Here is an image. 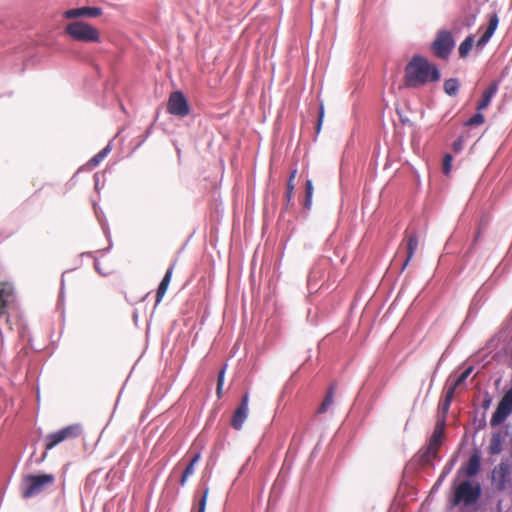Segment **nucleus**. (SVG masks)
<instances>
[{"label": "nucleus", "instance_id": "obj_1", "mask_svg": "<svg viewBox=\"0 0 512 512\" xmlns=\"http://www.w3.org/2000/svg\"><path fill=\"white\" fill-rule=\"evenodd\" d=\"M439 80L437 66L420 55H414L405 67L403 82L407 88H420Z\"/></svg>", "mask_w": 512, "mask_h": 512}, {"label": "nucleus", "instance_id": "obj_2", "mask_svg": "<svg viewBox=\"0 0 512 512\" xmlns=\"http://www.w3.org/2000/svg\"><path fill=\"white\" fill-rule=\"evenodd\" d=\"M443 438L444 423H437L426 446L418 452V462L420 465L426 466L432 464V461L438 454Z\"/></svg>", "mask_w": 512, "mask_h": 512}, {"label": "nucleus", "instance_id": "obj_3", "mask_svg": "<svg viewBox=\"0 0 512 512\" xmlns=\"http://www.w3.org/2000/svg\"><path fill=\"white\" fill-rule=\"evenodd\" d=\"M65 33L75 41L92 43L100 41L97 28L84 21H74L65 27Z\"/></svg>", "mask_w": 512, "mask_h": 512}, {"label": "nucleus", "instance_id": "obj_4", "mask_svg": "<svg viewBox=\"0 0 512 512\" xmlns=\"http://www.w3.org/2000/svg\"><path fill=\"white\" fill-rule=\"evenodd\" d=\"M54 483L55 476L53 474L27 475L23 479L22 496L24 498L36 496Z\"/></svg>", "mask_w": 512, "mask_h": 512}, {"label": "nucleus", "instance_id": "obj_5", "mask_svg": "<svg viewBox=\"0 0 512 512\" xmlns=\"http://www.w3.org/2000/svg\"><path fill=\"white\" fill-rule=\"evenodd\" d=\"M481 492L479 483L472 484L469 480H465L455 488L452 505L457 506L460 503L472 505L480 498Z\"/></svg>", "mask_w": 512, "mask_h": 512}, {"label": "nucleus", "instance_id": "obj_6", "mask_svg": "<svg viewBox=\"0 0 512 512\" xmlns=\"http://www.w3.org/2000/svg\"><path fill=\"white\" fill-rule=\"evenodd\" d=\"M82 426L80 424L68 425L58 431L49 433L45 436L44 446L46 450H51L60 443L79 437L82 434Z\"/></svg>", "mask_w": 512, "mask_h": 512}, {"label": "nucleus", "instance_id": "obj_7", "mask_svg": "<svg viewBox=\"0 0 512 512\" xmlns=\"http://www.w3.org/2000/svg\"><path fill=\"white\" fill-rule=\"evenodd\" d=\"M512 465L501 461L492 471V482L496 489L504 491L511 486Z\"/></svg>", "mask_w": 512, "mask_h": 512}, {"label": "nucleus", "instance_id": "obj_8", "mask_svg": "<svg viewBox=\"0 0 512 512\" xmlns=\"http://www.w3.org/2000/svg\"><path fill=\"white\" fill-rule=\"evenodd\" d=\"M454 47V40L450 32L440 31L432 43L431 49L435 56L446 59Z\"/></svg>", "mask_w": 512, "mask_h": 512}, {"label": "nucleus", "instance_id": "obj_9", "mask_svg": "<svg viewBox=\"0 0 512 512\" xmlns=\"http://www.w3.org/2000/svg\"><path fill=\"white\" fill-rule=\"evenodd\" d=\"M512 413V388H510L501 398L496 411L493 413L490 424L491 426H498L502 424L507 417Z\"/></svg>", "mask_w": 512, "mask_h": 512}, {"label": "nucleus", "instance_id": "obj_10", "mask_svg": "<svg viewBox=\"0 0 512 512\" xmlns=\"http://www.w3.org/2000/svg\"><path fill=\"white\" fill-rule=\"evenodd\" d=\"M512 413V388H510L501 398L496 411L493 413L490 424L491 426H498L502 424L507 417Z\"/></svg>", "mask_w": 512, "mask_h": 512}, {"label": "nucleus", "instance_id": "obj_11", "mask_svg": "<svg viewBox=\"0 0 512 512\" xmlns=\"http://www.w3.org/2000/svg\"><path fill=\"white\" fill-rule=\"evenodd\" d=\"M167 111L178 117H185L190 113L188 101L182 92L176 91L170 94Z\"/></svg>", "mask_w": 512, "mask_h": 512}, {"label": "nucleus", "instance_id": "obj_12", "mask_svg": "<svg viewBox=\"0 0 512 512\" xmlns=\"http://www.w3.org/2000/svg\"><path fill=\"white\" fill-rule=\"evenodd\" d=\"M249 411V394L245 393L242 397V400L239 404V406L236 408L232 419H231V426L235 430H240L248 416Z\"/></svg>", "mask_w": 512, "mask_h": 512}, {"label": "nucleus", "instance_id": "obj_13", "mask_svg": "<svg viewBox=\"0 0 512 512\" xmlns=\"http://www.w3.org/2000/svg\"><path fill=\"white\" fill-rule=\"evenodd\" d=\"M404 242H406L407 254L403 261L401 271H404L406 269V267L408 266L409 262L413 258L414 254L418 248L419 239H418L417 233L415 231L406 230Z\"/></svg>", "mask_w": 512, "mask_h": 512}, {"label": "nucleus", "instance_id": "obj_14", "mask_svg": "<svg viewBox=\"0 0 512 512\" xmlns=\"http://www.w3.org/2000/svg\"><path fill=\"white\" fill-rule=\"evenodd\" d=\"M102 14L100 7H80L66 10L63 17L66 19H76L79 17H98Z\"/></svg>", "mask_w": 512, "mask_h": 512}, {"label": "nucleus", "instance_id": "obj_15", "mask_svg": "<svg viewBox=\"0 0 512 512\" xmlns=\"http://www.w3.org/2000/svg\"><path fill=\"white\" fill-rule=\"evenodd\" d=\"M481 468V456L478 450H475L470 456L468 462L461 468L467 477L476 476Z\"/></svg>", "mask_w": 512, "mask_h": 512}, {"label": "nucleus", "instance_id": "obj_16", "mask_svg": "<svg viewBox=\"0 0 512 512\" xmlns=\"http://www.w3.org/2000/svg\"><path fill=\"white\" fill-rule=\"evenodd\" d=\"M498 91V82L493 81L490 83L487 89L484 90L481 99L477 103V111L485 110L491 103L492 98Z\"/></svg>", "mask_w": 512, "mask_h": 512}, {"label": "nucleus", "instance_id": "obj_17", "mask_svg": "<svg viewBox=\"0 0 512 512\" xmlns=\"http://www.w3.org/2000/svg\"><path fill=\"white\" fill-rule=\"evenodd\" d=\"M499 23V18L496 13H493L490 16L488 26L482 36L478 39L476 45L477 47H483L490 40L495 30L497 29Z\"/></svg>", "mask_w": 512, "mask_h": 512}, {"label": "nucleus", "instance_id": "obj_18", "mask_svg": "<svg viewBox=\"0 0 512 512\" xmlns=\"http://www.w3.org/2000/svg\"><path fill=\"white\" fill-rule=\"evenodd\" d=\"M175 268V263H173L166 271L162 281L160 282L157 293H156V304H159L163 297L165 296L167 289L169 287V284L172 279L173 271Z\"/></svg>", "mask_w": 512, "mask_h": 512}, {"label": "nucleus", "instance_id": "obj_19", "mask_svg": "<svg viewBox=\"0 0 512 512\" xmlns=\"http://www.w3.org/2000/svg\"><path fill=\"white\" fill-rule=\"evenodd\" d=\"M335 392H336V384L332 383L329 386L322 403L320 404V406L318 407V409L316 411L317 414H323V413L327 412L328 409L334 404Z\"/></svg>", "mask_w": 512, "mask_h": 512}, {"label": "nucleus", "instance_id": "obj_20", "mask_svg": "<svg viewBox=\"0 0 512 512\" xmlns=\"http://www.w3.org/2000/svg\"><path fill=\"white\" fill-rule=\"evenodd\" d=\"M200 460V453H196L190 460V462L188 463V465L186 466V468L184 469L183 473H182V476L180 478V484L182 486H185L189 477L192 476L194 474V471H195V465L198 463V461Z\"/></svg>", "mask_w": 512, "mask_h": 512}, {"label": "nucleus", "instance_id": "obj_21", "mask_svg": "<svg viewBox=\"0 0 512 512\" xmlns=\"http://www.w3.org/2000/svg\"><path fill=\"white\" fill-rule=\"evenodd\" d=\"M502 435L500 432L493 433L490 439L488 451L491 455H497L502 452Z\"/></svg>", "mask_w": 512, "mask_h": 512}, {"label": "nucleus", "instance_id": "obj_22", "mask_svg": "<svg viewBox=\"0 0 512 512\" xmlns=\"http://www.w3.org/2000/svg\"><path fill=\"white\" fill-rule=\"evenodd\" d=\"M296 175H297V169H293L290 172V176L287 181V188H286V192H285L286 207H288L292 203V198H293V193H294V188H295L294 180L296 178Z\"/></svg>", "mask_w": 512, "mask_h": 512}, {"label": "nucleus", "instance_id": "obj_23", "mask_svg": "<svg viewBox=\"0 0 512 512\" xmlns=\"http://www.w3.org/2000/svg\"><path fill=\"white\" fill-rule=\"evenodd\" d=\"M314 187L312 180L308 179L305 182V199L303 202V206L305 209L309 210L312 207V198H313Z\"/></svg>", "mask_w": 512, "mask_h": 512}, {"label": "nucleus", "instance_id": "obj_24", "mask_svg": "<svg viewBox=\"0 0 512 512\" xmlns=\"http://www.w3.org/2000/svg\"><path fill=\"white\" fill-rule=\"evenodd\" d=\"M111 151L110 145H107L105 148H103L100 152H98L96 155H94L89 161L88 166L90 167H96L98 166L109 154Z\"/></svg>", "mask_w": 512, "mask_h": 512}, {"label": "nucleus", "instance_id": "obj_25", "mask_svg": "<svg viewBox=\"0 0 512 512\" xmlns=\"http://www.w3.org/2000/svg\"><path fill=\"white\" fill-rule=\"evenodd\" d=\"M459 90V82L455 78L447 79L444 82V91L450 95L455 96L458 93Z\"/></svg>", "mask_w": 512, "mask_h": 512}, {"label": "nucleus", "instance_id": "obj_26", "mask_svg": "<svg viewBox=\"0 0 512 512\" xmlns=\"http://www.w3.org/2000/svg\"><path fill=\"white\" fill-rule=\"evenodd\" d=\"M473 43H474L473 36L470 35L465 38V40L459 46L458 51H459L460 57L464 58L469 54V52L473 46Z\"/></svg>", "mask_w": 512, "mask_h": 512}, {"label": "nucleus", "instance_id": "obj_27", "mask_svg": "<svg viewBox=\"0 0 512 512\" xmlns=\"http://www.w3.org/2000/svg\"><path fill=\"white\" fill-rule=\"evenodd\" d=\"M482 111H477V113L471 117L466 123L465 125L466 126H476V125H481L484 123L485 121V118L484 116L482 115L481 113Z\"/></svg>", "mask_w": 512, "mask_h": 512}, {"label": "nucleus", "instance_id": "obj_28", "mask_svg": "<svg viewBox=\"0 0 512 512\" xmlns=\"http://www.w3.org/2000/svg\"><path fill=\"white\" fill-rule=\"evenodd\" d=\"M472 372V367H469L467 368L465 371H463L458 377L457 379L455 380V382L452 384V386H455V388L459 387L460 385H462L466 379L468 378V376L471 374Z\"/></svg>", "mask_w": 512, "mask_h": 512}, {"label": "nucleus", "instance_id": "obj_29", "mask_svg": "<svg viewBox=\"0 0 512 512\" xmlns=\"http://www.w3.org/2000/svg\"><path fill=\"white\" fill-rule=\"evenodd\" d=\"M453 157L450 154H446L443 158L442 170L445 175H448L451 171Z\"/></svg>", "mask_w": 512, "mask_h": 512}, {"label": "nucleus", "instance_id": "obj_30", "mask_svg": "<svg viewBox=\"0 0 512 512\" xmlns=\"http://www.w3.org/2000/svg\"><path fill=\"white\" fill-rule=\"evenodd\" d=\"M224 375H225V367L222 368L218 374V379H217V396H218V398H220L221 394H222V388L224 385Z\"/></svg>", "mask_w": 512, "mask_h": 512}, {"label": "nucleus", "instance_id": "obj_31", "mask_svg": "<svg viewBox=\"0 0 512 512\" xmlns=\"http://www.w3.org/2000/svg\"><path fill=\"white\" fill-rule=\"evenodd\" d=\"M450 403L442 400L440 403H439V410L442 412V420L441 421H438L437 423H444L445 424V417L449 411V408H450Z\"/></svg>", "mask_w": 512, "mask_h": 512}, {"label": "nucleus", "instance_id": "obj_32", "mask_svg": "<svg viewBox=\"0 0 512 512\" xmlns=\"http://www.w3.org/2000/svg\"><path fill=\"white\" fill-rule=\"evenodd\" d=\"M209 489L206 488L198 505V512H205L206 510V503H207V497H208Z\"/></svg>", "mask_w": 512, "mask_h": 512}, {"label": "nucleus", "instance_id": "obj_33", "mask_svg": "<svg viewBox=\"0 0 512 512\" xmlns=\"http://www.w3.org/2000/svg\"><path fill=\"white\" fill-rule=\"evenodd\" d=\"M455 386H449L447 389H446V392H445V396H444V401L448 402L451 404L453 398H454V393H455Z\"/></svg>", "mask_w": 512, "mask_h": 512}, {"label": "nucleus", "instance_id": "obj_34", "mask_svg": "<svg viewBox=\"0 0 512 512\" xmlns=\"http://www.w3.org/2000/svg\"><path fill=\"white\" fill-rule=\"evenodd\" d=\"M324 118V107L320 106L316 131L319 133Z\"/></svg>", "mask_w": 512, "mask_h": 512}, {"label": "nucleus", "instance_id": "obj_35", "mask_svg": "<svg viewBox=\"0 0 512 512\" xmlns=\"http://www.w3.org/2000/svg\"><path fill=\"white\" fill-rule=\"evenodd\" d=\"M462 149H463V139L462 138H458L453 143V150L455 152H460Z\"/></svg>", "mask_w": 512, "mask_h": 512}, {"label": "nucleus", "instance_id": "obj_36", "mask_svg": "<svg viewBox=\"0 0 512 512\" xmlns=\"http://www.w3.org/2000/svg\"><path fill=\"white\" fill-rule=\"evenodd\" d=\"M475 18H476V16L474 14H470L469 16H467L465 18V21H464L463 25L466 26V27H470L471 25L474 24Z\"/></svg>", "mask_w": 512, "mask_h": 512}, {"label": "nucleus", "instance_id": "obj_37", "mask_svg": "<svg viewBox=\"0 0 512 512\" xmlns=\"http://www.w3.org/2000/svg\"><path fill=\"white\" fill-rule=\"evenodd\" d=\"M490 403H491V399H490V398L486 399V400L483 402V408H484V409H487V408L490 406Z\"/></svg>", "mask_w": 512, "mask_h": 512}]
</instances>
